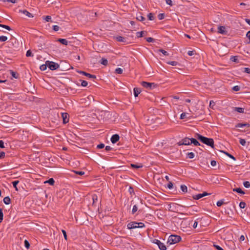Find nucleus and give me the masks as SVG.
I'll list each match as a JSON object with an SVG mask.
<instances>
[{
	"label": "nucleus",
	"mask_w": 250,
	"mask_h": 250,
	"mask_svg": "<svg viewBox=\"0 0 250 250\" xmlns=\"http://www.w3.org/2000/svg\"><path fill=\"white\" fill-rule=\"evenodd\" d=\"M47 65L48 68L51 70H55L59 67V65L55 62L47 61Z\"/></svg>",
	"instance_id": "4"
},
{
	"label": "nucleus",
	"mask_w": 250,
	"mask_h": 250,
	"mask_svg": "<svg viewBox=\"0 0 250 250\" xmlns=\"http://www.w3.org/2000/svg\"><path fill=\"white\" fill-rule=\"evenodd\" d=\"M74 172L76 174L80 175H83L84 174V172L82 171H74Z\"/></svg>",
	"instance_id": "57"
},
{
	"label": "nucleus",
	"mask_w": 250,
	"mask_h": 250,
	"mask_svg": "<svg viewBox=\"0 0 250 250\" xmlns=\"http://www.w3.org/2000/svg\"><path fill=\"white\" fill-rule=\"evenodd\" d=\"M137 222H131L129 223H128L127 225V229H134L138 228Z\"/></svg>",
	"instance_id": "11"
},
{
	"label": "nucleus",
	"mask_w": 250,
	"mask_h": 250,
	"mask_svg": "<svg viewBox=\"0 0 250 250\" xmlns=\"http://www.w3.org/2000/svg\"><path fill=\"white\" fill-rule=\"evenodd\" d=\"M3 219V213L2 209L0 208V223L2 222Z\"/></svg>",
	"instance_id": "40"
},
{
	"label": "nucleus",
	"mask_w": 250,
	"mask_h": 250,
	"mask_svg": "<svg viewBox=\"0 0 250 250\" xmlns=\"http://www.w3.org/2000/svg\"><path fill=\"white\" fill-rule=\"evenodd\" d=\"M167 63L172 66H176L178 64V62L176 61H170L167 62Z\"/></svg>",
	"instance_id": "39"
},
{
	"label": "nucleus",
	"mask_w": 250,
	"mask_h": 250,
	"mask_svg": "<svg viewBox=\"0 0 250 250\" xmlns=\"http://www.w3.org/2000/svg\"><path fill=\"white\" fill-rule=\"evenodd\" d=\"M213 247L217 250H224L221 247L217 245H213Z\"/></svg>",
	"instance_id": "61"
},
{
	"label": "nucleus",
	"mask_w": 250,
	"mask_h": 250,
	"mask_svg": "<svg viewBox=\"0 0 250 250\" xmlns=\"http://www.w3.org/2000/svg\"><path fill=\"white\" fill-rule=\"evenodd\" d=\"M181 240V237L179 235H171L169 236L167 244L172 245L176 244Z\"/></svg>",
	"instance_id": "2"
},
{
	"label": "nucleus",
	"mask_w": 250,
	"mask_h": 250,
	"mask_svg": "<svg viewBox=\"0 0 250 250\" xmlns=\"http://www.w3.org/2000/svg\"><path fill=\"white\" fill-rule=\"evenodd\" d=\"M145 34H146V32L145 31L137 32L136 33V36L138 38H141L143 37L145 35Z\"/></svg>",
	"instance_id": "22"
},
{
	"label": "nucleus",
	"mask_w": 250,
	"mask_h": 250,
	"mask_svg": "<svg viewBox=\"0 0 250 250\" xmlns=\"http://www.w3.org/2000/svg\"><path fill=\"white\" fill-rule=\"evenodd\" d=\"M10 74L13 78L15 79H17L18 78V74L16 72L10 70Z\"/></svg>",
	"instance_id": "34"
},
{
	"label": "nucleus",
	"mask_w": 250,
	"mask_h": 250,
	"mask_svg": "<svg viewBox=\"0 0 250 250\" xmlns=\"http://www.w3.org/2000/svg\"><path fill=\"white\" fill-rule=\"evenodd\" d=\"M24 243L25 247L27 249H28L30 247V243H29V242L27 240H25L24 242Z\"/></svg>",
	"instance_id": "46"
},
{
	"label": "nucleus",
	"mask_w": 250,
	"mask_h": 250,
	"mask_svg": "<svg viewBox=\"0 0 250 250\" xmlns=\"http://www.w3.org/2000/svg\"><path fill=\"white\" fill-rule=\"evenodd\" d=\"M120 138V136L117 134H115L111 136L110 141H119Z\"/></svg>",
	"instance_id": "18"
},
{
	"label": "nucleus",
	"mask_w": 250,
	"mask_h": 250,
	"mask_svg": "<svg viewBox=\"0 0 250 250\" xmlns=\"http://www.w3.org/2000/svg\"><path fill=\"white\" fill-rule=\"evenodd\" d=\"M131 167L133 168H139L143 167V165L142 164H131Z\"/></svg>",
	"instance_id": "23"
},
{
	"label": "nucleus",
	"mask_w": 250,
	"mask_h": 250,
	"mask_svg": "<svg viewBox=\"0 0 250 250\" xmlns=\"http://www.w3.org/2000/svg\"><path fill=\"white\" fill-rule=\"evenodd\" d=\"M8 146H10V147H11V146H10L9 145H8V144L7 143H5V145H4V142H0V148H7Z\"/></svg>",
	"instance_id": "30"
},
{
	"label": "nucleus",
	"mask_w": 250,
	"mask_h": 250,
	"mask_svg": "<svg viewBox=\"0 0 250 250\" xmlns=\"http://www.w3.org/2000/svg\"><path fill=\"white\" fill-rule=\"evenodd\" d=\"M233 191L242 194H245V192L240 188H233Z\"/></svg>",
	"instance_id": "25"
},
{
	"label": "nucleus",
	"mask_w": 250,
	"mask_h": 250,
	"mask_svg": "<svg viewBox=\"0 0 250 250\" xmlns=\"http://www.w3.org/2000/svg\"><path fill=\"white\" fill-rule=\"evenodd\" d=\"M137 225H138V228H143L145 227V224L142 222L137 223Z\"/></svg>",
	"instance_id": "54"
},
{
	"label": "nucleus",
	"mask_w": 250,
	"mask_h": 250,
	"mask_svg": "<svg viewBox=\"0 0 250 250\" xmlns=\"http://www.w3.org/2000/svg\"><path fill=\"white\" fill-rule=\"evenodd\" d=\"M57 41L64 45H66L68 44L67 40L65 39H58Z\"/></svg>",
	"instance_id": "21"
},
{
	"label": "nucleus",
	"mask_w": 250,
	"mask_h": 250,
	"mask_svg": "<svg viewBox=\"0 0 250 250\" xmlns=\"http://www.w3.org/2000/svg\"><path fill=\"white\" fill-rule=\"evenodd\" d=\"M181 189L184 193H186L188 192V188L185 185H182L180 186Z\"/></svg>",
	"instance_id": "29"
},
{
	"label": "nucleus",
	"mask_w": 250,
	"mask_h": 250,
	"mask_svg": "<svg viewBox=\"0 0 250 250\" xmlns=\"http://www.w3.org/2000/svg\"><path fill=\"white\" fill-rule=\"evenodd\" d=\"M101 116L104 117V120H107L109 118H111V114L109 111H104L101 112Z\"/></svg>",
	"instance_id": "8"
},
{
	"label": "nucleus",
	"mask_w": 250,
	"mask_h": 250,
	"mask_svg": "<svg viewBox=\"0 0 250 250\" xmlns=\"http://www.w3.org/2000/svg\"><path fill=\"white\" fill-rule=\"evenodd\" d=\"M159 51L162 52L165 56L169 55V54L168 53V52L164 49H159Z\"/></svg>",
	"instance_id": "51"
},
{
	"label": "nucleus",
	"mask_w": 250,
	"mask_h": 250,
	"mask_svg": "<svg viewBox=\"0 0 250 250\" xmlns=\"http://www.w3.org/2000/svg\"><path fill=\"white\" fill-rule=\"evenodd\" d=\"M169 208V210L170 211L175 212V210H177V208L176 206V204H173L171 205V204H170L168 205Z\"/></svg>",
	"instance_id": "16"
},
{
	"label": "nucleus",
	"mask_w": 250,
	"mask_h": 250,
	"mask_svg": "<svg viewBox=\"0 0 250 250\" xmlns=\"http://www.w3.org/2000/svg\"><path fill=\"white\" fill-rule=\"evenodd\" d=\"M206 145L211 146L212 148H214V142H202Z\"/></svg>",
	"instance_id": "33"
},
{
	"label": "nucleus",
	"mask_w": 250,
	"mask_h": 250,
	"mask_svg": "<svg viewBox=\"0 0 250 250\" xmlns=\"http://www.w3.org/2000/svg\"><path fill=\"white\" fill-rule=\"evenodd\" d=\"M79 73L83 74L86 77H88L89 78H92V79H96V76L94 75H92L89 73H86V72L83 71H77Z\"/></svg>",
	"instance_id": "13"
},
{
	"label": "nucleus",
	"mask_w": 250,
	"mask_h": 250,
	"mask_svg": "<svg viewBox=\"0 0 250 250\" xmlns=\"http://www.w3.org/2000/svg\"><path fill=\"white\" fill-rule=\"evenodd\" d=\"M244 72H245V73H248V74H250V68H249L248 67L244 68Z\"/></svg>",
	"instance_id": "64"
},
{
	"label": "nucleus",
	"mask_w": 250,
	"mask_h": 250,
	"mask_svg": "<svg viewBox=\"0 0 250 250\" xmlns=\"http://www.w3.org/2000/svg\"><path fill=\"white\" fill-rule=\"evenodd\" d=\"M81 85L82 86L86 87L88 83L86 81L81 80Z\"/></svg>",
	"instance_id": "47"
},
{
	"label": "nucleus",
	"mask_w": 250,
	"mask_h": 250,
	"mask_svg": "<svg viewBox=\"0 0 250 250\" xmlns=\"http://www.w3.org/2000/svg\"><path fill=\"white\" fill-rule=\"evenodd\" d=\"M181 141H187V140L189 141H197L199 140V141H213L212 138H209L198 134L195 133L194 135V137H184L182 134Z\"/></svg>",
	"instance_id": "1"
},
{
	"label": "nucleus",
	"mask_w": 250,
	"mask_h": 250,
	"mask_svg": "<svg viewBox=\"0 0 250 250\" xmlns=\"http://www.w3.org/2000/svg\"><path fill=\"white\" fill-rule=\"evenodd\" d=\"M208 194H208L207 192H204L203 193H200L195 195H193L192 197L195 200H198Z\"/></svg>",
	"instance_id": "12"
},
{
	"label": "nucleus",
	"mask_w": 250,
	"mask_h": 250,
	"mask_svg": "<svg viewBox=\"0 0 250 250\" xmlns=\"http://www.w3.org/2000/svg\"><path fill=\"white\" fill-rule=\"evenodd\" d=\"M235 127L241 128V131H248L250 128V125L248 123H238L235 125Z\"/></svg>",
	"instance_id": "3"
},
{
	"label": "nucleus",
	"mask_w": 250,
	"mask_h": 250,
	"mask_svg": "<svg viewBox=\"0 0 250 250\" xmlns=\"http://www.w3.org/2000/svg\"><path fill=\"white\" fill-rule=\"evenodd\" d=\"M134 95L135 97H137L138 95L141 93V90L140 88L135 87L133 89Z\"/></svg>",
	"instance_id": "15"
},
{
	"label": "nucleus",
	"mask_w": 250,
	"mask_h": 250,
	"mask_svg": "<svg viewBox=\"0 0 250 250\" xmlns=\"http://www.w3.org/2000/svg\"><path fill=\"white\" fill-rule=\"evenodd\" d=\"M138 210V207L136 205H134L132 209V214H134Z\"/></svg>",
	"instance_id": "41"
},
{
	"label": "nucleus",
	"mask_w": 250,
	"mask_h": 250,
	"mask_svg": "<svg viewBox=\"0 0 250 250\" xmlns=\"http://www.w3.org/2000/svg\"><path fill=\"white\" fill-rule=\"evenodd\" d=\"M19 181L18 180L14 181L12 182L13 186L14 188H15L16 190L17 191L18 190L17 186L19 184Z\"/></svg>",
	"instance_id": "37"
},
{
	"label": "nucleus",
	"mask_w": 250,
	"mask_h": 250,
	"mask_svg": "<svg viewBox=\"0 0 250 250\" xmlns=\"http://www.w3.org/2000/svg\"><path fill=\"white\" fill-rule=\"evenodd\" d=\"M234 110L239 113H244V108H242V107H234Z\"/></svg>",
	"instance_id": "31"
},
{
	"label": "nucleus",
	"mask_w": 250,
	"mask_h": 250,
	"mask_svg": "<svg viewBox=\"0 0 250 250\" xmlns=\"http://www.w3.org/2000/svg\"><path fill=\"white\" fill-rule=\"evenodd\" d=\"M62 118L63 123L64 124L68 123L69 119V115L67 113H62Z\"/></svg>",
	"instance_id": "9"
},
{
	"label": "nucleus",
	"mask_w": 250,
	"mask_h": 250,
	"mask_svg": "<svg viewBox=\"0 0 250 250\" xmlns=\"http://www.w3.org/2000/svg\"><path fill=\"white\" fill-rule=\"evenodd\" d=\"M117 149V148L116 147H111L110 146H107L105 147V150L106 151H108L110 150H114L115 151Z\"/></svg>",
	"instance_id": "19"
},
{
	"label": "nucleus",
	"mask_w": 250,
	"mask_h": 250,
	"mask_svg": "<svg viewBox=\"0 0 250 250\" xmlns=\"http://www.w3.org/2000/svg\"><path fill=\"white\" fill-rule=\"evenodd\" d=\"M141 85L145 88L148 89H152L155 86V84L153 83H148L146 82H142Z\"/></svg>",
	"instance_id": "5"
},
{
	"label": "nucleus",
	"mask_w": 250,
	"mask_h": 250,
	"mask_svg": "<svg viewBox=\"0 0 250 250\" xmlns=\"http://www.w3.org/2000/svg\"><path fill=\"white\" fill-rule=\"evenodd\" d=\"M246 203L244 202H241L239 204V207L241 208H244L246 207Z\"/></svg>",
	"instance_id": "49"
},
{
	"label": "nucleus",
	"mask_w": 250,
	"mask_h": 250,
	"mask_svg": "<svg viewBox=\"0 0 250 250\" xmlns=\"http://www.w3.org/2000/svg\"><path fill=\"white\" fill-rule=\"evenodd\" d=\"M222 152H223L224 154H225L227 156H228L230 158L233 159L234 161L236 160L235 158L233 155H232L231 154H229L228 152H225V151H222Z\"/></svg>",
	"instance_id": "32"
},
{
	"label": "nucleus",
	"mask_w": 250,
	"mask_h": 250,
	"mask_svg": "<svg viewBox=\"0 0 250 250\" xmlns=\"http://www.w3.org/2000/svg\"><path fill=\"white\" fill-rule=\"evenodd\" d=\"M153 243L157 245L160 250H167L166 246L164 245V243H162L160 240L155 239L153 240Z\"/></svg>",
	"instance_id": "6"
},
{
	"label": "nucleus",
	"mask_w": 250,
	"mask_h": 250,
	"mask_svg": "<svg viewBox=\"0 0 250 250\" xmlns=\"http://www.w3.org/2000/svg\"><path fill=\"white\" fill-rule=\"evenodd\" d=\"M194 157V154L193 152H189L187 154V157L189 159H192Z\"/></svg>",
	"instance_id": "44"
},
{
	"label": "nucleus",
	"mask_w": 250,
	"mask_h": 250,
	"mask_svg": "<svg viewBox=\"0 0 250 250\" xmlns=\"http://www.w3.org/2000/svg\"><path fill=\"white\" fill-rule=\"evenodd\" d=\"M240 86H238V85H235L234 86H233L232 87V89L234 91H238L240 90Z\"/></svg>",
	"instance_id": "55"
},
{
	"label": "nucleus",
	"mask_w": 250,
	"mask_h": 250,
	"mask_svg": "<svg viewBox=\"0 0 250 250\" xmlns=\"http://www.w3.org/2000/svg\"><path fill=\"white\" fill-rule=\"evenodd\" d=\"M100 63L103 64V65H104L105 66L107 65V64H108V61L107 59H105V58H102V59L101 60V61H100Z\"/></svg>",
	"instance_id": "27"
},
{
	"label": "nucleus",
	"mask_w": 250,
	"mask_h": 250,
	"mask_svg": "<svg viewBox=\"0 0 250 250\" xmlns=\"http://www.w3.org/2000/svg\"><path fill=\"white\" fill-rule=\"evenodd\" d=\"M159 20H162L164 19L165 14L163 13L159 14L158 16Z\"/></svg>",
	"instance_id": "53"
},
{
	"label": "nucleus",
	"mask_w": 250,
	"mask_h": 250,
	"mask_svg": "<svg viewBox=\"0 0 250 250\" xmlns=\"http://www.w3.org/2000/svg\"><path fill=\"white\" fill-rule=\"evenodd\" d=\"M193 144L194 146H200L199 142H178L177 145L180 146L181 145H190Z\"/></svg>",
	"instance_id": "7"
},
{
	"label": "nucleus",
	"mask_w": 250,
	"mask_h": 250,
	"mask_svg": "<svg viewBox=\"0 0 250 250\" xmlns=\"http://www.w3.org/2000/svg\"><path fill=\"white\" fill-rule=\"evenodd\" d=\"M224 203L223 200H219L217 202V206L218 207L221 206Z\"/></svg>",
	"instance_id": "56"
},
{
	"label": "nucleus",
	"mask_w": 250,
	"mask_h": 250,
	"mask_svg": "<svg viewBox=\"0 0 250 250\" xmlns=\"http://www.w3.org/2000/svg\"><path fill=\"white\" fill-rule=\"evenodd\" d=\"M123 70L122 68H117L115 69V72L117 74H121L123 73Z\"/></svg>",
	"instance_id": "42"
},
{
	"label": "nucleus",
	"mask_w": 250,
	"mask_h": 250,
	"mask_svg": "<svg viewBox=\"0 0 250 250\" xmlns=\"http://www.w3.org/2000/svg\"><path fill=\"white\" fill-rule=\"evenodd\" d=\"M136 19L141 21H144L146 20L145 17L142 16L141 15H137Z\"/></svg>",
	"instance_id": "26"
},
{
	"label": "nucleus",
	"mask_w": 250,
	"mask_h": 250,
	"mask_svg": "<svg viewBox=\"0 0 250 250\" xmlns=\"http://www.w3.org/2000/svg\"><path fill=\"white\" fill-rule=\"evenodd\" d=\"M44 183H48L49 185L53 186L55 183V181L53 178H50L48 180L44 182Z\"/></svg>",
	"instance_id": "28"
},
{
	"label": "nucleus",
	"mask_w": 250,
	"mask_h": 250,
	"mask_svg": "<svg viewBox=\"0 0 250 250\" xmlns=\"http://www.w3.org/2000/svg\"><path fill=\"white\" fill-rule=\"evenodd\" d=\"M145 39L148 42H154V39L151 37L146 38Z\"/></svg>",
	"instance_id": "52"
},
{
	"label": "nucleus",
	"mask_w": 250,
	"mask_h": 250,
	"mask_svg": "<svg viewBox=\"0 0 250 250\" xmlns=\"http://www.w3.org/2000/svg\"><path fill=\"white\" fill-rule=\"evenodd\" d=\"M116 40L119 42H126V39L122 36H117L116 37Z\"/></svg>",
	"instance_id": "20"
},
{
	"label": "nucleus",
	"mask_w": 250,
	"mask_h": 250,
	"mask_svg": "<svg viewBox=\"0 0 250 250\" xmlns=\"http://www.w3.org/2000/svg\"><path fill=\"white\" fill-rule=\"evenodd\" d=\"M0 22H1L0 21ZM0 27L4 28L8 30V31H10L12 30V29L11 28V27L10 26L6 25H4V24H0Z\"/></svg>",
	"instance_id": "35"
},
{
	"label": "nucleus",
	"mask_w": 250,
	"mask_h": 250,
	"mask_svg": "<svg viewBox=\"0 0 250 250\" xmlns=\"http://www.w3.org/2000/svg\"><path fill=\"white\" fill-rule=\"evenodd\" d=\"M5 153L3 151H0V159H3L5 157Z\"/></svg>",
	"instance_id": "59"
},
{
	"label": "nucleus",
	"mask_w": 250,
	"mask_h": 250,
	"mask_svg": "<svg viewBox=\"0 0 250 250\" xmlns=\"http://www.w3.org/2000/svg\"><path fill=\"white\" fill-rule=\"evenodd\" d=\"M26 56L27 57H32V56H33V54L30 50H28L26 52Z\"/></svg>",
	"instance_id": "48"
},
{
	"label": "nucleus",
	"mask_w": 250,
	"mask_h": 250,
	"mask_svg": "<svg viewBox=\"0 0 250 250\" xmlns=\"http://www.w3.org/2000/svg\"><path fill=\"white\" fill-rule=\"evenodd\" d=\"M59 29H60V27L58 25H55L53 26V29L55 31H59Z\"/></svg>",
	"instance_id": "60"
},
{
	"label": "nucleus",
	"mask_w": 250,
	"mask_h": 250,
	"mask_svg": "<svg viewBox=\"0 0 250 250\" xmlns=\"http://www.w3.org/2000/svg\"><path fill=\"white\" fill-rule=\"evenodd\" d=\"M3 202L6 205H9L11 203V199L9 196H7L4 198Z\"/></svg>",
	"instance_id": "24"
},
{
	"label": "nucleus",
	"mask_w": 250,
	"mask_h": 250,
	"mask_svg": "<svg viewBox=\"0 0 250 250\" xmlns=\"http://www.w3.org/2000/svg\"><path fill=\"white\" fill-rule=\"evenodd\" d=\"M218 33L222 35H227L228 31L226 30L224 26H219L218 27Z\"/></svg>",
	"instance_id": "10"
},
{
	"label": "nucleus",
	"mask_w": 250,
	"mask_h": 250,
	"mask_svg": "<svg viewBox=\"0 0 250 250\" xmlns=\"http://www.w3.org/2000/svg\"><path fill=\"white\" fill-rule=\"evenodd\" d=\"M92 200H93V204L96 203L98 201V197L96 195H93L92 196Z\"/></svg>",
	"instance_id": "50"
},
{
	"label": "nucleus",
	"mask_w": 250,
	"mask_h": 250,
	"mask_svg": "<svg viewBox=\"0 0 250 250\" xmlns=\"http://www.w3.org/2000/svg\"><path fill=\"white\" fill-rule=\"evenodd\" d=\"M147 18L150 21H153L154 20V17L153 13H149L147 15Z\"/></svg>",
	"instance_id": "38"
},
{
	"label": "nucleus",
	"mask_w": 250,
	"mask_h": 250,
	"mask_svg": "<svg viewBox=\"0 0 250 250\" xmlns=\"http://www.w3.org/2000/svg\"><path fill=\"white\" fill-rule=\"evenodd\" d=\"M195 51L194 50L188 51V54L189 56H191L195 54Z\"/></svg>",
	"instance_id": "62"
},
{
	"label": "nucleus",
	"mask_w": 250,
	"mask_h": 250,
	"mask_svg": "<svg viewBox=\"0 0 250 250\" xmlns=\"http://www.w3.org/2000/svg\"><path fill=\"white\" fill-rule=\"evenodd\" d=\"M173 186V183H172L171 182L169 181V182H168V184H167V187L169 189H171V188H172Z\"/></svg>",
	"instance_id": "58"
},
{
	"label": "nucleus",
	"mask_w": 250,
	"mask_h": 250,
	"mask_svg": "<svg viewBox=\"0 0 250 250\" xmlns=\"http://www.w3.org/2000/svg\"><path fill=\"white\" fill-rule=\"evenodd\" d=\"M20 11L29 18H33L34 17V16L33 15V14L30 13V12H29L26 10H21Z\"/></svg>",
	"instance_id": "17"
},
{
	"label": "nucleus",
	"mask_w": 250,
	"mask_h": 250,
	"mask_svg": "<svg viewBox=\"0 0 250 250\" xmlns=\"http://www.w3.org/2000/svg\"><path fill=\"white\" fill-rule=\"evenodd\" d=\"M241 145L245 147L246 149L250 150V142H240Z\"/></svg>",
	"instance_id": "14"
},
{
	"label": "nucleus",
	"mask_w": 250,
	"mask_h": 250,
	"mask_svg": "<svg viewBox=\"0 0 250 250\" xmlns=\"http://www.w3.org/2000/svg\"><path fill=\"white\" fill-rule=\"evenodd\" d=\"M104 147V144H100L97 146V148L99 149L103 148Z\"/></svg>",
	"instance_id": "63"
},
{
	"label": "nucleus",
	"mask_w": 250,
	"mask_h": 250,
	"mask_svg": "<svg viewBox=\"0 0 250 250\" xmlns=\"http://www.w3.org/2000/svg\"><path fill=\"white\" fill-rule=\"evenodd\" d=\"M244 186L246 188L250 187V183L249 181H245L243 183Z\"/></svg>",
	"instance_id": "45"
},
{
	"label": "nucleus",
	"mask_w": 250,
	"mask_h": 250,
	"mask_svg": "<svg viewBox=\"0 0 250 250\" xmlns=\"http://www.w3.org/2000/svg\"><path fill=\"white\" fill-rule=\"evenodd\" d=\"M7 40V37L5 36H0V41L4 42Z\"/></svg>",
	"instance_id": "43"
},
{
	"label": "nucleus",
	"mask_w": 250,
	"mask_h": 250,
	"mask_svg": "<svg viewBox=\"0 0 250 250\" xmlns=\"http://www.w3.org/2000/svg\"><path fill=\"white\" fill-rule=\"evenodd\" d=\"M47 67H48V65H47V62H46L45 64H42V65H41L40 69L42 71H45Z\"/></svg>",
	"instance_id": "36"
}]
</instances>
